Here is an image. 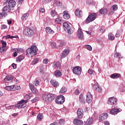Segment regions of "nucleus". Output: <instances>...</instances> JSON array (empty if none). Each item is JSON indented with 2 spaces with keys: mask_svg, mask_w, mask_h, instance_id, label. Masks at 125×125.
Listing matches in <instances>:
<instances>
[{
  "mask_svg": "<svg viewBox=\"0 0 125 125\" xmlns=\"http://www.w3.org/2000/svg\"><path fill=\"white\" fill-rule=\"evenodd\" d=\"M38 51V48L37 46L33 45L31 48H28L26 50V55L28 57H33L37 54V52Z\"/></svg>",
  "mask_w": 125,
  "mask_h": 125,
  "instance_id": "obj_1",
  "label": "nucleus"
},
{
  "mask_svg": "<svg viewBox=\"0 0 125 125\" xmlns=\"http://www.w3.org/2000/svg\"><path fill=\"white\" fill-rule=\"evenodd\" d=\"M42 98L43 100H44V101L51 102V101H53V100L55 99V95L46 93L43 94Z\"/></svg>",
  "mask_w": 125,
  "mask_h": 125,
  "instance_id": "obj_2",
  "label": "nucleus"
},
{
  "mask_svg": "<svg viewBox=\"0 0 125 125\" xmlns=\"http://www.w3.org/2000/svg\"><path fill=\"white\" fill-rule=\"evenodd\" d=\"M23 34L31 38V37H33V36L35 35V31L31 28L26 27L24 29Z\"/></svg>",
  "mask_w": 125,
  "mask_h": 125,
  "instance_id": "obj_3",
  "label": "nucleus"
},
{
  "mask_svg": "<svg viewBox=\"0 0 125 125\" xmlns=\"http://www.w3.org/2000/svg\"><path fill=\"white\" fill-rule=\"evenodd\" d=\"M11 7L5 6L4 7L2 12L0 13V19H2V17H5L7 15V13L9 12L11 9Z\"/></svg>",
  "mask_w": 125,
  "mask_h": 125,
  "instance_id": "obj_4",
  "label": "nucleus"
},
{
  "mask_svg": "<svg viewBox=\"0 0 125 125\" xmlns=\"http://www.w3.org/2000/svg\"><path fill=\"white\" fill-rule=\"evenodd\" d=\"M97 16V15L95 13H93L90 14L85 20L86 23L88 24V23H90V22L94 21V20L96 19Z\"/></svg>",
  "mask_w": 125,
  "mask_h": 125,
  "instance_id": "obj_5",
  "label": "nucleus"
},
{
  "mask_svg": "<svg viewBox=\"0 0 125 125\" xmlns=\"http://www.w3.org/2000/svg\"><path fill=\"white\" fill-rule=\"evenodd\" d=\"M55 101L57 104L61 105L65 102V97L62 95L58 96L56 98Z\"/></svg>",
  "mask_w": 125,
  "mask_h": 125,
  "instance_id": "obj_6",
  "label": "nucleus"
},
{
  "mask_svg": "<svg viewBox=\"0 0 125 125\" xmlns=\"http://www.w3.org/2000/svg\"><path fill=\"white\" fill-rule=\"evenodd\" d=\"M62 26L65 32H67L68 34H73V30L71 29V26H70L67 22L63 23Z\"/></svg>",
  "mask_w": 125,
  "mask_h": 125,
  "instance_id": "obj_7",
  "label": "nucleus"
},
{
  "mask_svg": "<svg viewBox=\"0 0 125 125\" xmlns=\"http://www.w3.org/2000/svg\"><path fill=\"white\" fill-rule=\"evenodd\" d=\"M27 103V101L24 100L18 102L17 104L15 105V107L18 108V109H21L22 108H25L26 106V104Z\"/></svg>",
  "mask_w": 125,
  "mask_h": 125,
  "instance_id": "obj_8",
  "label": "nucleus"
},
{
  "mask_svg": "<svg viewBox=\"0 0 125 125\" xmlns=\"http://www.w3.org/2000/svg\"><path fill=\"white\" fill-rule=\"evenodd\" d=\"M13 76L12 75H7L5 77L4 79V82L6 83H12L13 82Z\"/></svg>",
  "mask_w": 125,
  "mask_h": 125,
  "instance_id": "obj_9",
  "label": "nucleus"
},
{
  "mask_svg": "<svg viewBox=\"0 0 125 125\" xmlns=\"http://www.w3.org/2000/svg\"><path fill=\"white\" fill-rule=\"evenodd\" d=\"M120 112H122V109L118 107H115L110 111V114L111 115H116L118 113H120Z\"/></svg>",
  "mask_w": 125,
  "mask_h": 125,
  "instance_id": "obj_10",
  "label": "nucleus"
},
{
  "mask_svg": "<svg viewBox=\"0 0 125 125\" xmlns=\"http://www.w3.org/2000/svg\"><path fill=\"white\" fill-rule=\"evenodd\" d=\"M29 88L30 89H31L32 92L35 95H38V94H39V91H38V90H37V89H36V88L35 87V85L31 83H29Z\"/></svg>",
  "mask_w": 125,
  "mask_h": 125,
  "instance_id": "obj_11",
  "label": "nucleus"
},
{
  "mask_svg": "<svg viewBox=\"0 0 125 125\" xmlns=\"http://www.w3.org/2000/svg\"><path fill=\"white\" fill-rule=\"evenodd\" d=\"M73 72L76 75H81L82 73V68L80 66H76L73 68Z\"/></svg>",
  "mask_w": 125,
  "mask_h": 125,
  "instance_id": "obj_12",
  "label": "nucleus"
},
{
  "mask_svg": "<svg viewBox=\"0 0 125 125\" xmlns=\"http://www.w3.org/2000/svg\"><path fill=\"white\" fill-rule=\"evenodd\" d=\"M108 104L109 105H116L117 104V99L114 97L109 98Z\"/></svg>",
  "mask_w": 125,
  "mask_h": 125,
  "instance_id": "obj_13",
  "label": "nucleus"
},
{
  "mask_svg": "<svg viewBox=\"0 0 125 125\" xmlns=\"http://www.w3.org/2000/svg\"><path fill=\"white\" fill-rule=\"evenodd\" d=\"M117 10H118V5L114 4L110 8L108 15H112L114 14V12Z\"/></svg>",
  "mask_w": 125,
  "mask_h": 125,
  "instance_id": "obj_14",
  "label": "nucleus"
},
{
  "mask_svg": "<svg viewBox=\"0 0 125 125\" xmlns=\"http://www.w3.org/2000/svg\"><path fill=\"white\" fill-rule=\"evenodd\" d=\"M77 114L79 119H83V110L82 108H78L77 111Z\"/></svg>",
  "mask_w": 125,
  "mask_h": 125,
  "instance_id": "obj_15",
  "label": "nucleus"
},
{
  "mask_svg": "<svg viewBox=\"0 0 125 125\" xmlns=\"http://www.w3.org/2000/svg\"><path fill=\"white\" fill-rule=\"evenodd\" d=\"M77 36L80 40H84V36L81 28L78 29Z\"/></svg>",
  "mask_w": 125,
  "mask_h": 125,
  "instance_id": "obj_16",
  "label": "nucleus"
},
{
  "mask_svg": "<svg viewBox=\"0 0 125 125\" xmlns=\"http://www.w3.org/2000/svg\"><path fill=\"white\" fill-rule=\"evenodd\" d=\"M86 101L87 103H90L92 101V95L90 92H87L86 97Z\"/></svg>",
  "mask_w": 125,
  "mask_h": 125,
  "instance_id": "obj_17",
  "label": "nucleus"
},
{
  "mask_svg": "<svg viewBox=\"0 0 125 125\" xmlns=\"http://www.w3.org/2000/svg\"><path fill=\"white\" fill-rule=\"evenodd\" d=\"M70 53V50L66 49H65L63 52L62 53V54L61 56V59H63V58H65V57H66V56H67V55H68V54H69V53Z\"/></svg>",
  "mask_w": 125,
  "mask_h": 125,
  "instance_id": "obj_18",
  "label": "nucleus"
},
{
  "mask_svg": "<svg viewBox=\"0 0 125 125\" xmlns=\"http://www.w3.org/2000/svg\"><path fill=\"white\" fill-rule=\"evenodd\" d=\"M73 124L75 125H83V122L82 120L75 119L73 121Z\"/></svg>",
  "mask_w": 125,
  "mask_h": 125,
  "instance_id": "obj_19",
  "label": "nucleus"
},
{
  "mask_svg": "<svg viewBox=\"0 0 125 125\" xmlns=\"http://www.w3.org/2000/svg\"><path fill=\"white\" fill-rule=\"evenodd\" d=\"M108 113H104L102 114V115L99 117V120L100 121H104V120H106L107 118H108Z\"/></svg>",
  "mask_w": 125,
  "mask_h": 125,
  "instance_id": "obj_20",
  "label": "nucleus"
},
{
  "mask_svg": "<svg viewBox=\"0 0 125 125\" xmlns=\"http://www.w3.org/2000/svg\"><path fill=\"white\" fill-rule=\"evenodd\" d=\"M50 83L52 85H53V86L54 87H58V86H59V83H58V82L56 81L55 80H51Z\"/></svg>",
  "mask_w": 125,
  "mask_h": 125,
  "instance_id": "obj_21",
  "label": "nucleus"
},
{
  "mask_svg": "<svg viewBox=\"0 0 125 125\" xmlns=\"http://www.w3.org/2000/svg\"><path fill=\"white\" fill-rule=\"evenodd\" d=\"M8 4L9 7H14L16 5V2L13 0H11L8 1Z\"/></svg>",
  "mask_w": 125,
  "mask_h": 125,
  "instance_id": "obj_22",
  "label": "nucleus"
},
{
  "mask_svg": "<svg viewBox=\"0 0 125 125\" xmlns=\"http://www.w3.org/2000/svg\"><path fill=\"white\" fill-rule=\"evenodd\" d=\"M121 77H122V76L120 74V73H114L110 75V78L113 79H119V78H121Z\"/></svg>",
  "mask_w": 125,
  "mask_h": 125,
  "instance_id": "obj_23",
  "label": "nucleus"
},
{
  "mask_svg": "<svg viewBox=\"0 0 125 125\" xmlns=\"http://www.w3.org/2000/svg\"><path fill=\"white\" fill-rule=\"evenodd\" d=\"M75 14L78 17H82L83 16V11L80 10L79 9L76 10Z\"/></svg>",
  "mask_w": 125,
  "mask_h": 125,
  "instance_id": "obj_24",
  "label": "nucleus"
},
{
  "mask_svg": "<svg viewBox=\"0 0 125 125\" xmlns=\"http://www.w3.org/2000/svg\"><path fill=\"white\" fill-rule=\"evenodd\" d=\"M63 18L65 20H68V19H70V15L69 14V13L67 11H63Z\"/></svg>",
  "mask_w": 125,
  "mask_h": 125,
  "instance_id": "obj_25",
  "label": "nucleus"
},
{
  "mask_svg": "<svg viewBox=\"0 0 125 125\" xmlns=\"http://www.w3.org/2000/svg\"><path fill=\"white\" fill-rule=\"evenodd\" d=\"M54 6H61L62 5V2L60 1V0H55L53 3Z\"/></svg>",
  "mask_w": 125,
  "mask_h": 125,
  "instance_id": "obj_26",
  "label": "nucleus"
},
{
  "mask_svg": "<svg viewBox=\"0 0 125 125\" xmlns=\"http://www.w3.org/2000/svg\"><path fill=\"white\" fill-rule=\"evenodd\" d=\"M54 75L56 78H60L62 76V73L60 70H56L54 72Z\"/></svg>",
  "mask_w": 125,
  "mask_h": 125,
  "instance_id": "obj_27",
  "label": "nucleus"
},
{
  "mask_svg": "<svg viewBox=\"0 0 125 125\" xmlns=\"http://www.w3.org/2000/svg\"><path fill=\"white\" fill-rule=\"evenodd\" d=\"M108 12V10L106 8H102L99 10V13L100 14H107Z\"/></svg>",
  "mask_w": 125,
  "mask_h": 125,
  "instance_id": "obj_28",
  "label": "nucleus"
},
{
  "mask_svg": "<svg viewBox=\"0 0 125 125\" xmlns=\"http://www.w3.org/2000/svg\"><path fill=\"white\" fill-rule=\"evenodd\" d=\"M79 101L82 104H84L85 102V100L84 99V97H83V95L80 96Z\"/></svg>",
  "mask_w": 125,
  "mask_h": 125,
  "instance_id": "obj_29",
  "label": "nucleus"
},
{
  "mask_svg": "<svg viewBox=\"0 0 125 125\" xmlns=\"http://www.w3.org/2000/svg\"><path fill=\"white\" fill-rule=\"evenodd\" d=\"M94 86H95L96 91H101L102 90V88L98 84V83H96L94 84Z\"/></svg>",
  "mask_w": 125,
  "mask_h": 125,
  "instance_id": "obj_30",
  "label": "nucleus"
},
{
  "mask_svg": "<svg viewBox=\"0 0 125 125\" xmlns=\"http://www.w3.org/2000/svg\"><path fill=\"white\" fill-rule=\"evenodd\" d=\"M14 86H15V85L6 86L5 89L9 91L14 90Z\"/></svg>",
  "mask_w": 125,
  "mask_h": 125,
  "instance_id": "obj_31",
  "label": "nucleus"
},
{
  "mask_svg": "<svg viewBox=\"0 0 125 125\" xmlns=\"http://www.w3.org/2000/svg\"><path fill=\"white\" fill-rule=\"evenodd\" d=\"M93 122V119L92 118H89L86 121V125H90Z\"/></svg>",
  "mask_w": 125,
  "mask_h": 125,
  "instance_id": "obj_32",
  "label": "nucleus"
},
{
  "mask_svg": "<svg viewBox=\"0 0 125 125\" xmlns=\"http://www.w3.org/2000/svg\"><path fill=\"white\" fill-rule=\"evenodd\" d=\"M67 91V88L64 86L62 87L59 92L60 94H62V93H65Z\"/></svg>",
  "mask_w": 125,
  "mask_h": 125,
  "instance_id": "obj_33",
  "label": "nucleus"
},
{
  "mask_svg": "<svg viewBox=\"0 0 125 125\" xmlns=\"http://www.w3.org/2000/svg\"><path fill=\"white\" fill-rule=\"evenodd\" d=\"M45 30L47 34H53L54 33L53 30H52L49 27H46Z\"/></svg>",
  "mask_w": 125,
  "mask_h": 125,
  "instance_id": "obj_34",
  "label": "nucleus"
},
{
  "mask_svg": "<svg viewBox=\"0 0 125 125\" xmlns=\"http://www.w3.org/2000/svg\"><path fill=\"white\" fill-rule=\"evenodd\" d=\"M53 66L56 68H59L61 66V63L59 62H55L53 63Z\"/></svg>",
  "mask_w": 125,
  "mask_h": 125,
  "instance_id": "obj_35",
  "label": "nucleus"
},
{
  "mask_svg": "<svg viewBox=\"0 0 125 125\" xmlns=\"http://www.w3.org/2000/svg\"><path fill=\"white\" fill-rule=\"evenodd\" d=\"M28 17H29V14L26 13L21 16V20H26L28 19Z\"/></svg>",
  "mask_w": 125,
  "mask_h": 125,
  "instance_id": "obj_36",
  "label": "nucleus"
},
{
  "mask_svg": "<svg viewBox=\"0 0 125 125\" xmlns=\"http://www.w3.org/2000/svg\"><path fill=\"white\" fill-rule=\"evenodd\" d=\"M7 50V47H0V54H2L3 53H4L5 51Z\"/></svg>",
  "mask_w": 125,
  "mask_h": 125,
  "instance_id": "obj_37",
  "label": "nucleus"
},
{
  "mask_svg": "<svg viewBox=\"0 0 125 125\" xmlns=\"http://www.w3.org/2000/svg\"><path fill=\"white\" fill-rule=\"evenodd\" d=\"M25 58L24 57V56L23 55H20L16 59L17 62H21Z\"/></svg>",
  "mask_w": 125,
  "mask_h": 125,
  "instance_id": "obj_38",
  "label": "nucleus"
},
{
  "mask_svg": "<svg viewBox=\"0 0 125 125\" xmlns=\"http://www.w3.org/2000/svg\"><path fill=\"white\" fill-rule=\"evenodd\" d=\"M108 40H109V41H114L115 40V36H114V34L112 33H109Z\"/></svg>",
  "mask_w": 125,
  "mask_h": 125,
  "instance_id": "obj_39",
  "label": "nucleus"
},
{
  "mask_svg": "<svg viewBox=\"0 0 125 125\" xmlns=\"http://www.w3.org/2000/svg\"><path fill=\"white\" fill-rule=\"evenodd\" d=\"M114 57H115V58H118V59H121V58H123V57H122V55H121V53L118 52H116L115 53Z\"/></svg>",
  "mask_w": 125,
  "mask_h": 125,
  "instance_id": "obj_40",
  "label": "nucleus"
},
{
  "mask_svg": "<svg viewBox=\"0 0 125 125\" xmlns=\"http://www.w3.org/2000/svg\"><path fill=\"white\" fill-rule=\"evenodd\" d=\"M60 15L61 14H60V15L55 20V21L58 24L61 23V21H62L61 18H60Z\"/></svg>",
  "mask_w": 125,
  "mask_h": 125,
  "instance_id": "obj_41",
  "label": "nucleus"
},
{
  "mask_svg": "<svg viewBox=\"0 0 125 125\" xmlns=\"http://www.w3.org/2000/svg\"><path fill=\"white\" fill-rule=\"evenodd\" d=\"M119 91H120L121 92H125V86L123 85V84H122L120 86Z\"/></svg>",
  "mask_w": 125,
  "mask_h": 125,
  "instance_id": "obj_42",
  "label": "nucleus"
},
{
  "mask_svg": "<svg viewBox=\"0 0 125 125\" xmlns=\"http://www.w3.org/2000/svg\"><path fill=\"white\" fill-rule=\"evenodd\" d=\"M51 15L52 17H55L57 15V12L54 10H52L51 12Z\"/></svg>",
  "mask_w": 125,
  "mask_h": 125,
  "instance_id": "obj_43",
  "label": "nucleus"
},
{
  "mask_svg": "<svg viewBox=\"0 0 125 125\" xmlns=\"http://www.w3.org/2000/svg\"><path fill=\"white\" fill-rule=\"evenodd\" d=\"M4 37L5 38L6 40H8V39H13L14 38H17V36H10V35H7Z\"/></svg>",
  "mask_w": 125,
  "mask_h": 125,
  "instance_id": "obj_44",
  "label": "nucleus"
},
{
  "mask_svg": "<svg viewBox=\"0 0 125 125\" xmlns=\"http://www.w3.org/2000/svg\"><path fill=\"white\" fill-rule=\"evenodd\" d=\"M43 118V115H42V113L39 114L37 115V119H38L39 121L42 120Z\"/></svg>",
  "mask_w": 125,
  "mask_h": 125,
  "instance_id": "obj_45",
  "label": "nucleus"
},
{
  "mask_svg": "<svg viewBox=\"0 0 125 125\" xmlns=\"http://www.w3.org/2000/svg\"><path fill=\"white\" fill-rule=\"evenodd\" d=\"M122 32H123V30H119L118 31H117V33L115 35V37L116 38H119L120 36H121V33H122Z\"/></svg>",
  "mask_w": 125,
  "mask_h": 125,
  "instance_id": "obj_46",
  "label": "nucleus"
},
{
  "mask_svg": "<svg viewBox=\"0 0 125 125\" xmlns=\"http://www.w3.org/2000/svg\"><path fill=\"white\" fill-rule=\"evenodd\" d=\"M51 45L53 47V48H57V45H56V42H52L51 43Z\"/></svg>",
  "mask_w": 125,
  "mask_h": 125,
  "instance_id": "obj_47",
  "label": "nucleus"
},
{
  "mask_svg": "<svg viewBox=\"0 0 125 125\" xmlns=\"http://www.w3.org/2000/svg\"><path fill=\"white\" fill-rule=\"evenodd\" d=\"M0 42H2L1 47H6V42L2 40H1Z\"/></svg>",
  "mask_w": 125,
  "mask_h": 125,
  "instance_id": "obj_48",
  "label": "nucleus"
},
{
  "mask_svg": "<svg viewBox=\"0 0 125 125\" xmlns=\"http://www.w3.org/2000/svg\"><path fill=\"white\" fill-rule=\"evenodd\" d=\"M39 61V59L36 58L34 60L33 62L31 63L32 65H35V64H37Z\"/></svg>",
  "mask_w": 125,
  "mask_h": 125,
  "instance_id": "obj_49",
  "label": "nucleus"
},
{
  "mask_svg": "<svg viewBox=\"0 0 125 125\" xmlns=\"http://www.w3.org/2000/svg\"><path fill=\"white\" fill-rule=\"evenodd\" d=\"M60 125H64L65 123V120L63 119H60L59 121Z\"/></svg>",
  "mask_w": 125,
  "mask_h": 125,
  "instance_id": "obj_50",
  "label": "nucleus"
},
{
  "mask_svg": "<svg viewBox=\"0 0 125 125\" xmlns=\"http://www.w3.org/2000/svg\"><path fill=\"white\" fill-rule=\"evenodd\" d=\"M39 100H40V98L36 97L33 99L31 101V102H32V103H35V102H37V101H39Z\"/></svg>",
  "mask_w": 125,
  "mask_h": 125,
  "instance_id": "obj_51",
  "label": "nucleus"
},
{
  "mask_svg": "<svg viewBox=\"0 0 125 125\" xmlns=\"http://www.w3.org/2000/svg\"><path fill=\"white\" fill-rule=\"evenodd\" d=\"M14 50H15V51H16V52H18V53H21V52H22V49L15 48L14 49Z\"/></svg>",
  "mask_w": 125,
  "mask_h": 125,
  "instance_id": "obj_52",
  "label": "nucleus"
},
{
  "mask_svg": "<svg viewBox=\"0 0 125 125\" xmlns=\"http://www.w3.org/2000/svg\"><path fill=\"white\" fill-rule=\"evenodd\" d=\"M88 73L91 76L93 75L94 73H93V69H89L88 70Z\"/></svg>",
  "mask_w": 125,
  "mask_h": 125,
  "instance_id": "obj_53",
  "label": "nucleus"
},
{
  "mask_svg": "<svg viewBox=\"0 0 125 125\" xmlns=\"http://www.w3.org/2000/svg\"><path fill=\"white\" fill-rule=\"evenodd\" d=\"M99 30L101 33H104L105 32V28L103 26H102L101 27H100Z\"/></svg>",
  "mask_w": 125,
  "mask_h": 125,
  "instance_id": "obj_54",
  "label": "nucleus"
},
{
  "mask_svg": "<svg viewBox=\"0 0 125 125\" xmlns=\"http://www.w3.org/2000/svg\"><path fill=\"white\" fill-rule=\"evenodd\" d=\"M86 49L90 51H91V50H92V47L90 45H86Z\"/></svg>",
  "mask_w": 125,
  "mask_h": 125,
  "instance_id": "obj_55",
  "label": "nucleus"
},
{
  "mask_svg": "<svg viewBox=\"0 0 125 125\" xmlns=\"http://www.w3.org/2000/svg\"><path fill=\"white\" fill-rule=\"evenodd\" d=\"M43 64H48V59H45L43 60Z\"/></svg>",
  "mask_w": 125,
  "mask_h": 125,
  "instance_id": "obj_56",
  "label": "nucleus"
},
{
  "mask_svg": "<svg viewBox=\"0 0 125 125\" xmlns=\"http://www.w3.org/2000/svg\"><path fill=\"white\" fill-rule=\"evenodd\" d=\"M40 11L42 13H44V11H45V10H44V8H43L42 7H41L40 9Z\"/></svg>",
  "mask_w": 125,
  "mask_h": 125,
  "instance_id": "obj_57",
  "label": "nucleus"
},
{
  "mask_svg": "<svg viewBox=\"0 0 125 125\" xmlns=\"http://www.w3.org/2000/svg\"><path fill=\"white\" fill-rule=\"evenodd\" d=\"M40 72L41 74H44V68L43 67H41L40 68Z\"/></svg>",
  "mask_w": 125,
  "mask_h": 125,
  "instance_id": "obj_58",
  "label": "nucleus"
},
{
  "mask_svg": "<svg viewBox=\"0 0 125 125\" xmlns=\"http://www.w3.org/2000/svg\"><path fill=\"white\" fill-rule=\"evenodd\" d=\"M63 45H64V42H61L60 43V44L58 45V47H62V46H63Z\"/></svg>",
  "mask_w": 125,
  "mask_h": 125,
  "instance_id": "obj_59",
  "label": "nucleus"
},
{
  "mask_svg": "<svg viewBox=\"0 0 125 125\" xmlns=\"http://www.w3.org/2000/svg\"><path fill=\"white\" fill-rule=\"evenodd\" d=\"M51 1V0H44V3L46 4V3H49Z\"/></svg>",
  "mask_w": 125,
  "mask_h": 125,
  "instance_id": "obj_60",
  "label": "nucleus"
},
{
  "mask_svg": "<svg viewBox=\"0 0 125 125\" xmlns=\"http://www.w3.org/2000/svg\"><path fill=\"white\" fill-rule=\"evenodd\" d=\"M40 84V82L38 80H36L35 81V85L36 86H38V85H39Z\"/></svg>",
  "mask_w": 125,
  "mask_h": 125,
  "instance_id": "obj_61",
  "label": "nucleus"
},
{
  "mask_svg": "<svg viewBox=\"0 0 125 125\" xmlns=\"http://www.w3.org/2000/svg\"><path fill=\"white\" fill-rule=\"evenodd\" d=\"M12 66L13 69H16L17 68V66H16V64H15V63H13L12 64Z\"/></svg>",
  "mask_w": 125,
  "mask_h": 125,
  "instance_id": "obj_62",
  "label": "nucleus"
},
{
  "mask_svg": "<svg viewBox=\"0 0 125 125\" xmlns=\"http://www.w3.org/2000/svg\"><path fill=\"white\" fill-rule=\"evenodd\" d=\"M104 125H110V123H109V122L105 121H104Z\"/></svg>",
  "mask_w": 125,
  "mask_h": 125,
  "instance_id": "obj_63",
  "label": "nucleus"
},
{
  "mask_svg": "<svg viewBox=\"0 0 125 125\" xmlns=\"http://www.w3.org/2000/svg\"><path fill=\"white\" fill-rule=\"evenodd\" d=\"M50 125H58V123H57V122H54L51 124Z\"/></svg>",
  "mask_w": 125,
  "mask_h": 125,
  "instance_id": "obj_64",
  "label": "nucleus"
}]
</instances>
